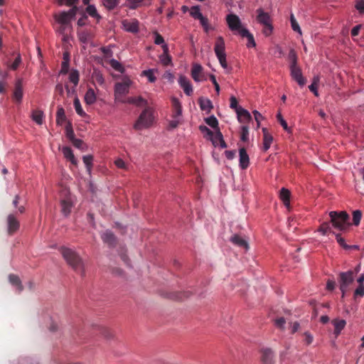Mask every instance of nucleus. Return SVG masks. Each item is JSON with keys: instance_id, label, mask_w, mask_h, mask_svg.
Listing matches in <instances>:
<instances>
[{"instance_id": "37998d69", "label": "nucleus", "mask_w": 364, "mask_h": 364, "mask_svg": "<svg viewBox=\"0 0 364 364\" xmlns=\"http://www.w3.org/2000/svg\"><path fill=\"white\" fill-rule=\"evenodd\" d=\"M68 70H69V59L68 58V55L64 54V60L62 62V64H61L60 73L66 74V73H68Z\"/></svg>"}, {"instance_id": "7c9ffc66", "label": "nucleus", "mask_w": 364, "mask_h": 364, "mask_svg": "<svg viewBox=\"0 0 364 364\" xmlns=\"http://www.w3.org/2000/svg\"><path fill=\"white\" fill-rule=\"evenodd\" d=\"M62 213L68 216L73 206L72 202L69 199H63L60 202Z\"/></svg>"}, {"instance_id": "ea45409f", "label": "nucleus", "mask_w": 364, "mask_h": 364, "mask_svg": "<svg viewBox=\"0 0 364 364\" xmlns=\"http://www.w3.org/2000/svg\"><path fill=\"white\" fill-rule=\"evenodd\" d=\"M82 160L84 164L86 166V168L87 172L90 173L91 172L92 166V160L93 157L91 155H86L82 157Z\"/></svg>"}, {"instance_id": "c9c22d12", "label": "nucleus", "mask_w": 364, "mask_h": 364, "mask_svg": "<svg viewBox=\"0 0 364 364\" xmlns=\"http://www.w3.org/2000/svg\"><path fill=\"white\" fill-rule=\"evenodd\" d=\"M66 117L64 109L63 107H58L56 113V123L59 125H62Z\"/></svg>"}, {"instance_id": "6e6552de", "label": "nucleus", "mask_w": 364, "mask_h": 364, "mask_svg": "<svg viewBox=\"0 0 364 364\" xmlns=\"http://www.w3.org/2000/svg\"><path fill=\"white\" fill-rule=\"evenodd\" d=\"M132 80L129 77H124L122 81L120 82H117L115 84L114 87V95L116 100L119 102L122 99H120L121 96H124L129 92V87L132 84Z\"/></svg>"}, {"instance_id": "a878e982", "label": "nucleus", "mask_w": 364, "mask_h": 364, "mask_svg": "<svg viewBox=\"0 0 364 364\" xmlns=\"http://www.w3.org/2000/svg\"><path fill=\"white\" fill-rule=\"evenodd\" d=\"M236 112L237 114L238 120L241 122H247L252 119L250 112L242 107H239Z\"/></svg>"}, {"instance_id": "603ef678", "label": "nucleus", "mask_w": 364, "mask_h": 364, "mask_svg": "<svg viewBox=\"0 0 364 364\" xmlns=\"http://www.w3.org/2000/svg\"><path fill=\"white\" fill-rule=\"evenodd\" d=\"M65 131H66V136L70 141H72L73 139H75V134H74L73 129L70 124H68L66 126Z\"/></svg>"}, {"instance_id": "aec40b11", "label": "nucleus", "mask_w": 364, "mask_h": 364, "mask_svg": "<svg viewBox=\"0 0 364 364\" xmlns=\"http://www.w3.org/2000/svg\"><path fill=\"white\" fill-rule=\"evenodd\" d=\"M101 237L103 242L109 246H114L117 243V238L110 230H106L103 232Z\"/></svg>"}, {"instance_id": "9d476101", "label": "nucleus", "mask_w": 364, "mask_h": 364, "mask_svg": "<svg viewBox=\"0 0 364 364\" xmlns=\"http://www.w3.org/2000/svg\"><path fill=\"white\" fill-rule=\"evenodd\" d=\"M9 235H13L20 227V223L14 214H9L6 219Z\"/></svg>"}, {"instance_id": "79ce46f5", "label": "nucleus", "mask_w": 364, "mask_h": 364, "mask_svg": "<svg viewBox=\"0 0 364 364\" xmlns=\"http://www.w3.org/2000/svg\"><path fill=\"white\" fill-rule=\"evenodd\" d=\"M120 0H103L104 6L109 10L114 9L119 4Z\"/></svg>"}, {"instance_id": "f03ea898", "label": "nucleus", "mask_w": 364, "mask_h": 364, "mask_svg": "<svg viewBox=\"0 0 364 364\" xmlns=\"http://www.w3.org/2000/svg\"><path fill=\"white\" fill-rule=\"evenodd\" d=\"M331 223L336 229L339 230H346L350 225L349 223V215L345 211H331L329 213Z\"/></svg>"}, {"instance_id": "8fccbe9b", "label": "nucleus", "mask_w": 364, "mask_h": 364, "mask_svg": "<svg viewBox=\"0 0 364 364\" xmlns=\"http://www.w3.org/2000/svg\"><path fill=\"white\" fill-rule=\"evenodd\" d=\"M92 37V34L87 31H83L80 33V40L83 43L88 42Z\"/></svg>"}, {"instance_id": "13d9d810", "label": "nucleus", "mask_w": 364, "mask_h": 364, "mask_svg": "<svg viewBox=\"0 0 364 364\" xmlns=\"http://www.w3.org/2000/svg\"><path fill=\"white\" fill-rule=\"evenodd\" d=\"M59 6L66 5L68 6H73L78 0H56Z\"/></svg>"}, {"instance_id": "423d86ee", "label": "nucleus", "mask_w": 364, "mask_h": 364, "mask_svg": "<svg viewBox=\"0 0 364 364\" xmlns=\"http://www.w3.org/2000/svg\"><path fill=\"white\" fill-rule=\"evenodd\" d=\"M190 15L196 20L200 21L205 33H208L210 30H213V27L209 23V20L207 17L204 16L200 12L199 6H193L190 9Z\"/></svg>"}, {"instance_id": "2eb2a0df", "label": "nucleus", "mask_w": 364, "mask_h": 364, "mask_svg": "<svg viewBox=\"0 0 364 364\" xmlns=\"http://www.w3.org/2000/svg\"><path fill=\"white\" fill-rule=\"evenodd\" d=\"M139 21L136 19H132V21L124 20L122 21L123 28L128 32L133 33L139 31Z\"/></svg>"}, {"instance_id": "a19ab883", "label": "nucleus", "mask_w": 364, "mask_h": 364, "mask_svg": "<svg viewBox=\"0 0 364 364\" xmlns=\"http://www.w3.org/2000/svg\"><path fill=\"white\" fill-rule=\"evenodd\" d=\"M80 75L79 72L76 70H73L69 75V80L74 85H77L79 82Z\"/></svg>"}, {"instance_id": "f704fd0d", "label": "nucleus", "mask_w": 364, "mask_h": 364, "mask_svg": "<svg viewBox=\"0 0 364 364\" xmlns=\"http://www.w3.org/2000/svg\"><path fill=\"white\" fill-rule=\"evenodd\" d=\"M32 119L38 124H42L44 117L43 112L41 110H33L31 115Z\"/></svg>"}, {"instance_id": "7ed1b4c3", "label": "nucleus", "mask_w": 364, "mask_h": 364, "mask_svg": "<svg viewBox=\"0 0 364 364\" xmlns=\"http://www.w3.org/2000/svg\"><path fill=\"white\" fill-rule=\"evenodd\" d=\"M360 266L355 267V270H349L345 272H341L338 276V283L340 289L342 291V296L348 291L350 284L354 282L355 274L359 272Z\"/></svg>"}, {"instance_id": "c03bdc74", "label": "nucleus", "mask_w": 364, "mask_h": 364, "mask_svg": "<svg viewBox=\"0 0 364 364\" xmlns=\"http://www.w3.org/2000/svg\"><path fill=\"white\" fill-rule=\"evenodd\" d=\"M99 331H100V333L103 336H105L106 338L109 339L113 337L112 331L109 328H108L105 326H99Z\"/></svg>"}, {"instance_id": "680f3d73", "label": "nucleus", "mask_w": 364, "mask_h": 364, "mask_svg": "<svg viewBox=\"0 0 364 364\" xmlns=\"http://www.w3.org/2000/svg\"><path fill=\"white\" fill-rule=\"evenodd\" d=\"M81 15H82V16L78 19L77 23L78 26H83L86 25V21L87 18V16L84 11L81 12Z\"/></svg>"}, {"instance_id": "412c9836", "label": "nucleus", "mask_w": 364, "mask_h": 364, "mask_svg": "<svg viewBox=\"0 0 364 364\" xmlns=\"http://www.w3.org/2000/svg\"><path fill=\"white\" fill-rule=\"evenodd\" d=\"M263 132V150L267 151L273 141V136L269 133L267 128H262Z\"/></svg>"}, {"instance_id": "6ab92c4d", "label": "nucleus", "mask_w": 364, "mask_h": 364, "mask_svg": "<svg viewBox=\"0 0 364 364\" xmlns=\"http://www.w3.org/2000/svg\"><path fill=\"white\" fill-rule=\"evenodd\" d=\"M203 68L199 64H194L191 70V76L196 82H200L204 80L202 75Z\"/></svg>"}, {"instance_id": "4468645a", "label": "nucleus", "mask_w": 364, "mask_h": 364, "mask_svg": "<svg viewBox=\"0 0 364 364\" xmlns=\"http://www.w3.org/2000/svg\"><path fill=\"white\" fill-rule=\"evenodd\" d=\"M261 354V361L262 364H274V353L271 349H262Z\"/></svg>"}, {"instance_id": "3c124183", "label": "nucleus", "mask_w": 364, "mask_h": 364, "mask_svg": "<svg viewBox=\"0 0 364 364\" xmlns=\"http://www.w3.org/2000/svg\"><path fill=\"white\" fill-rule=\"evenodd\" d=\"M142 75L147 77L151 82H154L156 80V77L154 75V70L151 69L144 70Z\"/></svg>"}, {"instance_id": "e433bc0d", "label": "nucleus", "mask_w": 364, "mask_h": 364, "mask_svg": "<svg viewBox=\"0 0 364 364\" xmlns=\"http://www.w3.org/2000/svg\"><path fill=\"white\" fill-rule=\"evenodd\" d=\"M318 231L320 232L323 235H326L328 232H331L330 223L328 222H323L319 226Z\"/></svg>"}, {"instance_id": "4c0bfd02", "label": "nucleus", "mask_w": 364, "mask_h": 364, "mask_svg": "<svg viewBox=\"0 0 364 364\" xmlns=\"http://www.w3.org/2000/svg\"><path fill=\"white\" fill-rule=\"evenodd\" d=\"M288 58L290 61V65L289 66H296L297 65V55L296 51L294 49H291L288 54Z\"/></svg>"}, {"instance_id": "5701e85b", "label": "nucleus", "mask_w": 364, "mask_h": 364, "mask_svg": "<svg viewBox=\"0 0 364 364\" xmlns=\"http://www.w3.org/2000/svg\"><path fill=\"white\" fill-rule=\"evenodd\" d=\"M9 282L16 288L18 293L21 292L23 289V287L21 284V281L18 276L11 274L9 276Z\"/></svg>"}, {"instance_id": "f257e3e1", "label": "nucleus", "mask_w": 364, "mask_h": 364, "mask_svg": "<svg viewBox=\"0 0 364 364\" xmlns=\"http://www.w3.org/2000/svg\"><path fill=\"white\" fill-rule=\"evenodd\" d=\"M60 252L63 258L73 270L80 273L82 276L85 274L84 264L82 258L73 250L65 247H61Z\"/></svg>"}, {"instance_id": "b1692460", "label": "nucleus", "mask_w": 364, "mask_h": 364, "mask_svg": "<svg viewBox=\"0 0 364 364\" xmlns=\"http://www.w3.org/2000/svg\"><path fill=\"white\" fill-rule=\"evenodd\" d=\"M151 0H127V6L131 9H136L142 5H150Z\"/></svg>"}, {"instance_id": "09e8293b", "label": "nucleus", "mask_w": 364, "mask_h": 364, "mask_svg": "<svg viewBox=\"0 0 364 364\" xmlns=\"http://www.w3.org/2000/svg\"><path fill=\"white\" fill-rule=\"evenodd\" d=\"M207 124L213 129L218 128V121L214 116H210L205 119Z\"/></svg>"}, {"instance_id": "864d4df0", "label": "nucleus", "mask_w": 364, "mask_h": 364, "mask_svg": "<svg viewBox=\"0 0 364 364\" xmlns=\"http://www.w3.org/2000/svg\"><path fill=\"white\" fill-rule=\"evenodd\" d=\"M241 140L247 141L249 139V129L247 126H242L241 129Z\"/></svg>"}, {"instance_id": "e2e57ef3", "label": "nucleus", "mask_w": 364, "mask_h": 364, "mask_svg": "<svg viewBox=\"0 0 364 364\" xmlns=\"http://www.w3.org/2000/svg\"><path fill=\"white\" fill-rule=\"evenodd\" d=\"M364 296V285L360 284L354 291V296Z\"/></svg>"}, {"instance_id": "4be33fe9", "label": "nucleus", "mask_w": 364, "mask_h": 364, "mask_svg": "<svg viewBox=\"0 0 364 364\" xmlns=\"http://www.w3.org/2000/svg\"><path fill=\"white\" fill-rule=\"evenodd\" d=\"M162 48H163L164 53H163V54H161L160 55L159 58H160L161 63L164 65L167 66L171 63V57L168 54V48L166 44H164L162 46Z\"/></svg>"}, {"instance_id": "c756f323", "label": "nucleus", "mask_w": 364, "mask_h": 364, "mask_svg": "<svg viewBox=\"0 0 364 364\" xmlns=\"http://www.w3.org/2000/svg\"><path fill=\"white\" fill-rule=\"evenodd\" d=\"M332 323L334 326V334L337 336L346 326V322L343 319H334Z\"/></svg>"}, {"instance_id": "393cba45", "label": "nucleus", "mask_w": 364, "mask_h": 364, "mask_svg": "<svg viewBox=\"0 0 364 364\" xmlns=\"http://www.w3.org/2000/svg\"><path fill=\"white\" fill-rule=\"evenodd\" d=\"M198 105L201 110L208 112H210L213 107L212 102L209 99L202 97L198 99Z\"/></svg>"}, {"instance_id": "39448f33", "label": "nucleus", "mask_w": 364, "mask_h": 364, "mask_svg": "<svg viewBox=\"0 0 364 364\" xmlns=\"http://www.w3.org/2000/svg\"><path fill=\"white\" fill-rule=\"evenodd\" d=\"M256 12L257 14V21L263 26V33L266 36H269L273 30L269 15L262 9H258Z\"/></svg>"}, {"instance_id": "49530a36", "label": "nucleus", "mask_w": 364, "mask_h": 364, "mask_svg": "<svg viewBox=\"0 0 364 364\" xmlns=\"http://www.w3.org/2000/svg\"><path fill=\"white\" fill-rule=\"evenodd\" d=\"M290 22H291V26L292 29L294 31L298 32L299 33L301 34V31L300 26H299V23H297L293 14H291L290 16Z\"/></svg>"}, {"instance_id": "bf43d9fd", "label": "nucleus", "mask_w": 364, "mask_h": 364, "mask_svg": "<svg viewBox=\"0 0 364 364\" xmlns=\"http://www.w3.org/2000/svg\"><path fill=\"white\" fill-rule=\"evenodd\" d=\"M336 238L337 240V242L343 248L348 249L349 246L347 245L345 242V240L341 237V234L338 233L336 234Z\"/></svg>"}, {"instance_id": "f8f14e48", "label": "nucleus", "mask_w": 364, "mask_h": 364, "mask_svg": "<svg viewBox=\"0 0 364 364\" xmlns=\"http://www.w3.org/2000/svg\"><path fill=\"white\" fill-rule=\"evenodd\" d=\"M226 20L230 29L232 31H237L241 26L240 19L235 14H228L226 17Z\"/></svg>"}, {"instance_id": "6e6d98bb", "label": "nucleus", "mask_w": 364, "mask_h": 364, "mask_svg": "<svg viewBox=\"0 0 364 364\" xmlns=\"http://www.w3.org/2000/svg\"><path fill=\"white\" fill-rule=\"evenodd\" d=\"M19 199H20V197L18 195H16L14 198V199L13 200V205L15 208H17L18 210V212L20 213H23L24 211H25V208L23 205H20V206H18V202H19Z\"/></svg>"}, {"instance_id": "4d7b16f0", "label": "nucleus", "mask_w": 364, "mask_h": 364, "mask_svg": "<svg viewBox=\"0 0 364 364\" xmlns=\"http://www.w3.org/2000/svg\"><path fill=\"white\" fill-rule=\"evenodd\" d=\"M93 78L100 84L102 85L105 82L102 74L99 71H94Z\"/></svg>"}, {"instance_id": "20e7f679", "label": "nucleus", "mask_w": 364, "mask_h": 364, "mask_svg": "<svg viewBox=\"0 0 364 364\" xmlns=\"http://www.w3.org/2000/svg\"><path fill=\"white\" fill-rule=\"evenodd\" d=\"M153 123L152 112L150 109H145L140 114L139 118L134 124L136 130H142L149 128Z\"/></svg>"}, {"instance_id": "72a5a7b5", "label": "nucleus", "mask_w": 364, "mask_h": 364, "mask_svg": "<svg viewBox=\"0 0 364 364\" xmlns=\"http://www.w3.org/2000/svg\"><path fill=\"white\" fill-rule=\"evenodd\" d=\"M85 101L87 105H92L96 101V95L92 88H89L85 95Z\"/></svg>"}, {"instance_id": "9b49d317", "label": "nucleus", "mask_w": 364, "mask_h": 364, "mask_svg": "<svg viewBox=\"0 0 364 364\" xmlns=\"http://www.w3.org/2000/svg\"><path fill=\"white\" fill-rule=\"evenodd\" d=\"M290 75L293 80H294L300 86H304L306 84V80L302 75L301 68L298 66H289Z\"/></svg>"}, {"instance_id": "c85d7f7f", "label": "nucleus", "mask_w": 364, "mask_h": 364, "mask_svg": "<svg viewBox=\"0 0 364 364\" xmlns=\"http://www.w3.org/2000/svg\"><path fill=\"white\" fill-rule=\"evenodd\" d=\"M230 241L235 245L238 246V247H242L245 250H247L249 248V245H248V243L247 242L244 240L242 237H241L240 235H233L231 239H230Z\"/></svg>"}, {"instance_id": "69168bd1", "label": "nucleus", "mask_w": 364, "mask_h": 364, "mask_svg": "<svg viewBox=\"0 0 364 364\" xmlns=\"http://www.w3.org/2000/svg\"><path fill=\"white\" fill-rule=\"evenodd\" d=\"M21 62V55L18 54L17 57L15 58L14 61L11 65V68L12 70H16L18 67L19 66L20 63Z\"/></svg>"}, {"instance_id": "a18cd8bd", "label": "nucleus", "mask_w": 364, "mask_h": 364, "mask_svg": "<svg viewBox=\"0 0 364 364\" xmlns=\"http://www.w3.org/2000/svg\"><path fill=\"white\" fill-rule=\"evenodd\" d=\"M109 65H111V67L112 68H114L115 70H117L118 72L123 73L124 70L122 64L115 59L110 60Z\"/></svg>"}, {"instance_id": "774afa93", "label": "nucleus", "mask_w": 364, "mask_h": 364, "mask_svg": "<svg viewBox=\"0 0 364 364\" xmlns=\"http://www.w3.org/2000/svg\"><path fill=\"white\" fill-rule=\"evenodd\" d=\"M286 323L285 319L283 317L279 318L275 320V326L281 329H283Z\"/></svg>"}, {"instance_id": "5fc2aeb1", "label": "nucleus", "mask_w": 364, "mask_h": 364, "mask_svg": "<svg viewBox=\"0 0 364 364\" xmlns=\"http://www.w3.org/2000/svg\"><path fill=\"white\" fill-rule=\"evenodd\" d=\"M277 119L278 122L280 123V124L282 125V127L284 128V129L287 132H289V128L288 127V124H287V122L284 119V118L282 116L280 112H279L277 114Z\"/></svg>"}, {"instance_id": "338daca9", "label": "nucleus", "mask_w": 364, "mask_h": 364, "mask_svg": "<svg viewBox=\"0 0 364 364\" xmlns=\"http://www.w3.org/2000/svg\"><path fill=\"white\" fill-rule=\"evenodd\" d=\"M114 164L116 165V166L119 168H122V169H127V164H125V162L121 159H117L115 161H114Z\"/></svg>"}, {"instance_id": "0eeeda50", "label": "nucleus", "mask_w": 364, "mask_h": 364, "mask_svg": "<svg viewBox=\"0 0 364 364\" xmlns=\"http://www.w3.org/2000/svg\"><path fill=\"white\" fill-rule=\"evenodd\" d=\"M79 11V7L73 6L69 11H62L58 15H55V19L59 23L66 26L70 23Z\"/></svg>"}, {"instance_id": "ddd939ff", "label": "nucleus", "mask_w": 364, "mask_h": 364, "mask_svg": "<svg viewBox=\"0 0 364 364\" xmlns=\"http://www.w3.org/2000/svg\"><path fill=\"white\" fill-rule=\"evenodd\" d=\"M178 84L186 95L191 96L193 94V87L190 80L186 76L180 75L178 78Z\"/></svg>"}, {"instance_id": "cd10ccee", "label": "nucleus", "mask_w": 364, "mask_h": 364, "mask_svg": "<svg viewBox=\"0 0 364 364\" xmlns=\"http://www.w3.org/2000/svg\"><path fill=\"white\" fill-rule=\"evenodd\" d=\"M290 196L291 193L290 191L285 188H282L280 191L279 197L280 199L282 200L284 205L289 208L290 206Z\"/></svg>"}, {"instance_id": "1a4fd4ad", "label": "nucleus", "mask_w": 364, "mask_h": 364, "mask_svg": "<svg viewBox=\"0 0 364 364\" xmlns=\"http://www.w3.org/2000/svg\"><path fill=\"white\" fill-rule=\"evenodd\" d=\"M23 96V81L22 79H17L15 82L14 89L13 91L12 98L13 100L17 103L21 104Z\"/></svg>"}, {"instance_id": "0e129e2a", "label": "nucleus", "mask_w": 364, "mask_h": 364, "mask_svg": "<svg viewBox=\"0 0 364 364\" xmlns=\"http://www.w3.org/2000/svg\"><path fill=\"white\" fill-rule=\"evenodd\" d=\"M218 60H219V63L220 64V65L224 68V69H228V63H227V61H226V55H220V56H217Z\"/></svg>"}, {"instance_id": "2f4dec72", "label": "nucleus", "mask_w": 364, "mask_h": 364, "mask_svg": "<svg viewBox=\"0 0 364 364\" xmlns=\"http://www.w3.org/2000/svg\"><path fill=\"white\" fill-rule=\"evenodd\" d=\"M85 13L95 18L97 23L102 18L101 16L98 14L96 7L94 5H88L85 9Z\"/></svg>"}, {"instance_id": "f3484780", "label": "nucleus", "mask_w": 364, "mask_h": 364, "mask_svg": "<svg viewBox=\"0 0 364 364\" xmlns=\"http://www.w3.org/2000/svg\"><path fill=\"white\" fill-rule=\"evenodd\" d=\"M120 102L122 103L135 105L137 107L146 106L147 105V101L141 97H129L127 99L121 100Z\"/></svg>"}, {"instance_id": "bb28decb", "label": "nucleus", "mask_w": 364, "mask_h": 364, "mask_svg": "<svg viewBox=\"0 0 364 364\" xmlns=\"http://www.w3.org/2000/svg\"><path fill=\"white\" fill-rule=\"evenodd\" d=\"M172 106H173V118H178L182 114V107L179 100L176 98L172 99Z\"/></svg>"}, {"instance_id": "473e14b6", "label": "nucleus", "mask_w": 364, "mask_h": 364, "mask_svg": "<svg viewBox=\"0 0 364 364\" xmlns=\"http://www.w3.org/2000/svg\"><path fill=\"white\" fill-rule=\"evenodd\" d=\"M62 152L65 159L69 160L73 165H77V160L75 158L72 149L69 146L63 147Z\"/></svg>"}, {"instance_id": "58836bf2", "label": "nucleus", "mask_w": 364, "mask_h": 364, "mask_svg": "<svg viewBox=\"0 0 364 364\" xmlns=\"http://www.w3.org/2000/svg\"><path fill=\"white\" fill-rule=\"evenodd\" d=\"M73 105L77 114H79L81 117L85 115V112L83 111L80 100L77 97H75L74 99Z\"/></svg>"}, {"instance_id": "dca6fc26", "label": "nucleus", "mask_w": 364, "mask_h": 364, "mask_svg": "<svg viewBox=\"0 0 364 364\" xmlns=\"http://www.w3.org/2000/svg\"><path fill=\"white\" fill-rule=\"evenodd\" d=\"M225 49V41L222 36H218L216 38V41L215 43V46H214V51H215L216 56L226 55Z\"/></svg>"}, {"instance_id": "052dcab7", "label": "nucleus", "mask_w": 364, "mask_h": 364, "mask_svg": "<svg viewBox=\"0 0 364 364\" xmlns=\"http://www.w3.org/2000/svg\"><path fill=\"white\" fill-rule=\"evenodd\" d=\"M355 9L360 14L364 13V0H357L355 5Z\"/></svg>"}, {"instance_id": "a211bd4d", "label": "nucleus", "mask_w": 364, "mask_h": 364, "mask_svg": "<svg viewBox=\"0 0 364 364\" xmlns=\"http://www.w3.org/2000/svg\"><path fill=\"white\" fill-rule=\"evenodd\" d=\"M240 166L242 169H246L250 165V158L246 149L242 147L239 150Z\"/></svg>"}, {"instance_id": "de8ad7c7", "label": "nucleus", "mask_w": 364, "mask_h": 364, "mask_svg": "<svg viewBox=\"0 0 364 364\" xmlns=\"http://www.w3.org/2000/svg\"><path fill=\"white\" fill-rule=\"evenodd\" d=\"M362 218V212L359 210H354L353 212V223L357 226L360 224Z\"/></svg>"}]
</instances>
